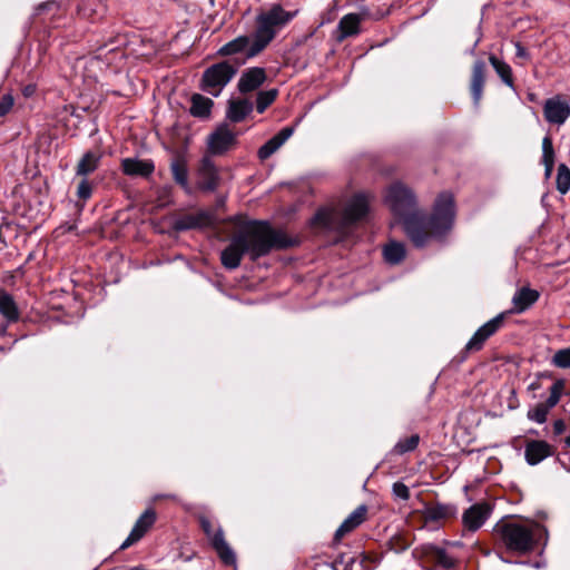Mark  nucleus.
Returning <instances> with one entry per match:
<instances>
[{
	"label": "nucleus",
	"instance_id": "dca6fc26",
	"mask_svg": "<svg viewBox=\"0 0 570 570\" xmlns=\"http://www.w3.org/2000/svg\"><path fill=\"white\" fill-rule=\"evenodd\" d=\"M293 127H284L281 131H278L274 137L267 140L259 149L258 157L262 160L269 158L274 153H276L287 139L293 135Z\"/></svg>",
	"mask_w": 570,
	"mask_h": 570
},
{
	"label": "nucleus",
	"instance_id": "a18cd8bd",
	"mask_svg": "<svg viewBox=\"0 0 570 570\" xmlns=\"http://www.w3.org/2000/svg\"><path fill=\"white\" fill-rule=\"evenodd\" d=\"M566 431V423L562 420L553 422V432L556 435H560Z\"/></svg>",
	"mask_w": 570,
	"mask_h": 570
},
{
	"label": "nucleus",
	"instance_id": "c85d7f7f",
	"mask_svg": "<svg viewBox=\"0 0 570 570\" xmlns=\"http://www.w3.org/2000/svg\"><path fill=\"white\" fill-rule=\"evenodd\" d=\"M456 510L450 504H435L426 508L425 518L429 521H439L442 519L451 518L455 514Z\"/></svg>",
	"mask_w": 570,
	"mask_h": 570
},
{
	"label": "nucleus",
	"instance_id": "1a4fd4ad",
	"mask_svg": "<svg viewBox=\"0 0 570 570\" xmlns=\"http://www.w3.org/2000/svg\"><path fill=\"white\" fill-rule=\"evenodd\" d=\"M219 174L213 160L205 156L197 170V186L204 191H214L219 185Z\"/></svg>",
	"mask_w": 570,
	"mask_h": 570
},
{
	"label": "nucleus",
	"instance_id": "ddd939ff",
	"mask_svg": "<svg viewBox=\"0 0 570 570\" xmlns=\"http://www.w3.org/2000/svg\"><path fill=\"white\" fill-rule=\"evenodd\" d=\"M234 141V132L226 125H223L209 135L207 140L208 150L213 155H220L228 150Z\"/></svg>",
	"mask_w": 570,
	"mask_h": 570
},
{
	"label": "nucleus",
	"instance_id": "2eb2a0df",
	"mask_svg": "<svg viewBox=\"0 0 570 570\" xmlns=\"http://www.w3.org/2000/svg\"><path fill=\"white\" fill-rule=\"evenodd\" d=\"M266 80V72L264 68L253 67L245 70L237 83L238 90L242 94L254 91L261 87Z\"/></svg>",
	"mask_w": 570,
	"mask_h": 570
},
{
	"label": "nucleus",
	"instance_id": "423d86ee",
	"mask_svg": "<svg viewBox=\"0 0 570 570\" xmlns=\"http://www.w3.org/2000/svg\"><path fill=\"white\" fill-rule=\"evenodd\" d=\"M200 524L222 561L228 566L235 564V553L226 542L223 530L219 528L217 531H213L212 523L206 518L200 519Z\"/></svg>",
	"mask_w": 570,
	"mask_h": 570
},
{
	"label": "nucleus",
	"instance_id": "7ed1b4c3",
	"mask_svg": "<svg viewBox=\"0 0 570 570\" xmlns=\"http://www.w3.org/2000/svg\"><path fill=\"white\" fill-rule=\"evenodd\" d=\"M296 11H285L279 4L273 6L268 11L257 17V28L253 36V43L247 51V58H253L261 53L275 38L278 29L288 23Z\"/></svg>",
	"mask_w": 570,
	"mask_h": 570
},
{
	"label": "nucleus",
	"instance_id": "aec40b11",
	"mask_svg": "<svg viewBox=\"0 0 570 570\" xmlns=\"http://www.w3.org/2000/svg\"><path fill=\"white\" fill-rule=\"evenodd\" d=\"M539 298V293L529 287H522L515 292L512 297L513 312L523 313L532 306Z\"/></svg>",
	"mask_w": 570,
	"mask_h": 570
},
{
	"label": "nucleus",
	"instance_id": "a19ab883",
	"mask_svg": "<svg viewBox=\"0 0 570 570\" xmlns=\"http://www.w3.org/2000/svg\"><path fill=\"white\" fill-rule=\"evenodd\" d=\"M393 494L396 498H400L404 501L409 500L410 498V490L409 488L402 483V482H395L392 487Z\"/></svg>",
	"mask_w": 570,
	"mask_h": 570
},
{
	"label": "nucleus",
	"instance_id": "79ce46f5",
	"mask_svg": "<svg viewBox=\"0 0 570 570\" xmlns=\"http://www.w3.org/2000/svg\"><path fill=\"white\" fill-rule=\"evenodd\" d=\"M200 222L198 217L187 216L177 223L179 229H189L199 226Z\"/></svg>",
	"mask_w": 570,
	"mask_h": 570
},
{
	"label": "nucleus",
	"instance_id": "e433bc0d",
	"mask_svg": "<svg viewBox=\"0 0 570 570\" xmlns=\"http://www.w3.org/2000/svg\"><path fill=\"white\" fill-rule=\"evenodd\" d=\"M549 410L542 404H537L533 409L529 410L528 412V419L542 424L547 421Z\"/></svg>",
	"mask_w": 570,
	"mask_h": 570
},
{
	"label": "nucleus",
	"instance_id": "4468645a",
	"mask_svg": "<svg viewBox=\"0 0 570 570\" xmlns=\"http://www.w3.org/2000/svg\"><path fill=\"white\" fill-rule=\"evenodd\" d=\"M553 453V448L546 441L542 440H532L527 442L524 448V456L525 461L530 465H535L543 461L544 459L551 456Z\"/></svg>",
	"mask_w": 570,
	"mask_h": 570
},
{
	"label": "nucleus",
	"instance_id": "ea45409f",
	"mask_svg": "<svg viewBox=\"0 0 570 570\" xmlns=\"http://www.w3.org/2000/svg\"><path fill=\"white\" fill-rule=\"evenodd\" d=\"M76 194H77L78 198H80L82 200H87L91 197L92 186H91L90 181L88 180V178L81 177V179L77 186Z\"/></svg>",
	"mask_w": 570,
	"mask_h": 570
},
{
	"label": "nucleus",
	"instance_id": "f8f14e48",
	"mask_svg": "<svg viewBox=\"0 0 570 570\" xmlns=\"http://www.w3.org/2000/svg\"><path fill=\"white\" fill-rule=\"evenodd\" d=\"M491 511V507L485 502L471 505L462 517L464 528L472 532L479 530L489 519Z\"/></svg>",
	"mask_w": 570,
	"mask_h": 570
},
{
	"label": "nucleus",
	"instance_id": "4c0bfd02",
	"mask_svg": "<svg viewBox=\"0 0 570 570\" xmlns=\"http://www.w3.org/2000/svg\"><path fill=\"white\" fill-rule=\"evenodd\" d=\"M433 558L435 562L442 566L443 568L450 569L454 566V559L451 556H449L444 549L434 548Z\"/></svg>",
	"mask_w": 570,
	"mask_h": 570
},
{
	"label": "nucleus",
	"instance_id": "393cba45",
	"mask_svg": "<svg viewBox=\"0 0 570 570\" xmlns=\"http://www.w3.org/2000/svg\"><path fill=\"white\" fill-rule=\"evenodd\" d=\"M360 22L361 18L356 13L345 14L338 22V31L340 36L337 40L342 41L343 39L357 35L360 31Z\"/></svg>",
	"mask_w": 570,
	"mask_h": 570
},
{
	"label": "nucleus",
	"instance_id": "7c9ffc66",
	"mask_svg": "<svg viewBox=\"0 0 570 570\" xmlns=\"http://www.w3.org/2000/svg\"><path fill=\"white\" fill-rule=\"evenodd\" d=\"M335 218H336L335 210H333L331 208H322L315 214L312 223L315 226L332 229V228H335V224H334Z\"/></svg>",
	"mask_w": 570,
	"mask_h": 570
},
{
	"label": "nucleus",
	"instance_id": "de8ad7c7",
	"mask_svg": "<svg viewBox=\"0 0 570 570\" xmlns=\"http://www.w3.org/2000/svg\"><path fill=\"white\" fill-rule=\"evenodd\" d=\"M566 443L570 448V435L566 439Z\"/></svg>",
	"mask_w": 570,
	"mask_h": 570
},
{
	"label": "nucleus",
	"instance_id": "f257e3e1",
	"mask_svg": "<svg viewBox=\"0 0 570 570\" xmlns=\"http://www.w3.org/2000/svg\"><path fill=\"white\" fill-rule=\"evenodd\" d=\"M384 200L403 223L407 237L416 247L425 246L430 238L443 237L454 225L455 203L451 193L443 191L438 196L429 218L417 210L414 194L402 183L392 184L386 189Z\"/></svg>",
	"mask_w": 570,
	"mask_h": 570
},
{
	"label": "nucleus",
	"instance_id": "8fccbe9b",
	"mask_svg": "<svg viewBox=\"0 0 570 570\" xmlns=\"http://www.w3.org/2000/svg\"><path fill=\"white\" fill-rule=\"evenodd\" d=\"M478 42H479V40H476V41L474 42V46H473V48H472V50H471V52H472V53H473V51H474V48L478 46Z\"/></svg>",
	"mask_w": 570,
	"mask_h": 570
},
{
	"label": "nucleus",
	"instance_id": "f704fd0d",
	"mask_svg": "<svg viewBox=\"0 0 570 570\" xmlns=\"http://www.w3.org/2000/svg\"><path fill=\"white\" fill-rule=\"evenodd\" d=\"M277 90L271 89L266 91H261L257 95L256 99V110L257 112L262 114L265 111V109L273 104V101L276 99Z\"/></svg>",
	"mask_w": 570,
	"mask_h": 570
},
{
	"label": "nucleus",
	"instance_id": "0eeeda50",
	"mask_svg": "<svg viewBox=\"0 0 570 570\" xmlns=\"http://www.w3.org/2000/svg\"><path fill=\"white\" fill-rule=\"evenodd\" d=\"M543 115L549 124L561 126L570 117V102L557 95L546 100Z\"/></svg>",
	"mask_w": 570,
	"mask_h": 570
},
{
	"label": "nucleus",
	"instance_id": "2f4dec72",
	"mask_svg": "<svg viewBox=\"0 0 570 570\" xmlns=\"http://www.w3.org/2000/svg\"><path fill=\"white\" fill-rule=\"evenodd\" d=\"M542 163L546 167V175L549 176L554 165V149L552 140L548 136L542 140Z\"/></svg>",
	"mask_w": 570,
	"mask_h": 570
},
{
	"label": "nucleus",
	"instance_id": "b1692460",
	"mask_svg": "<svg viewBox=\"0 0 570 570\" xmlns=\"http://www.w3.org/2000/svg\"><path fill=\"white\" fill-rule=\"evenodd\" d=\"M190 102L191 106L189 111L191 116L202 119L208 118L210 116L212 108L214 106V101L210 98L200 94H194L190 98Z\"/></svg>",
	"mask_w": 570,
	"mask_h": 570
},
{
	"label": "nucleus",
	"instance_id": "a878e982",
	"mask_svg": "<svg viewBox=\"0 0 570 570\" xmlns=\"http://www.w3.org/2000/svg\"><path fill=\"white\" fill-rule=\"evenodd\" d=\"M0 314L6 318L7 323H13L19 320V309L13 297L0 291Z\"/></svg>",
	"mask_w": 570,
	"mask_h": 570
},
{
	"label": "nucleus",
	"instance_id": "9b49d317",
	"mask_svg": "<svg viewBox=\"0 0 570 570\" xmlns=\"http://www.w3.org/2000/svg\"><path fill=\"white\" fill-rule=\"evenodd\" d=\"M156 521L154 509H147L136 521L127 539L121 543L120 550H125L138 542Z\"/></svg>",
	"mask_w": 570,
	"mask_h": 570
},
{
	"label": "nucleus",
	"instance_id": "c03bdc74",
	"mask_svg": "<svg viewBox=\"0 0 570 570\" xmlns=\"http://www.w3.org/2000/svg\"><path fill=\"white\" fill-rule=\"evenodd\" d=\"M58 8V3L53 0L42 2L36 7V14H41L46 10H53Z\"/></svg>",
	"mask_w": 570,
	"mask_h": 570
},
{
	"label": "nucleus",
	"instance_id": "4be33fe9",
	"mask_svg": "<svg viewBox=\"0 0 570 570\" xmlns=\"http://www.w3.org/2000/svg\"><path fill=\"white\" fill-rule=\"evenodd\" d=\"M485 81V65L483 61H476L472 70L471 92L473 101L478 105L481 100L483 86Z\"/></svg>",
	"mask_w": 570,
	"mask_h": 570
},
{
	"label": "nucleus",
	"instance_id": "c756f323",
	"mask_svg": "<svg viewBox=\"0 0 570 570\" xmlns=\"http://www.w3.org/2000/svg\"><path fill=\"white\" fill-rule=\"evenodd\" d=\"M489 60L502 81L509 87H513L511 67L504 61L499 60L495 56H490Z\"/></svg>",
	"mask_w": 570,
	"mask_h": 570
},
{
	"label": "nucleus",
	"instance_id": "39448f33",
	"mask_svg": "<svg viewBox=\"0 0 570 570\" xmlns=\"http://www.w3.org/2000/svg\"><path fill=\"white\" fill-rule=\"evenodd\" d=\"M236 75V69L227 61L208 67L200 79V89L213 97H218Z\"/></svg>",
	"mask_w": 570,
	"mask_h": 570
},
{
	"label": "nucleus",
	"instance_id": "5701e85b",
	"mask_svg": "<svg viewBox=\"0 0 570 570\" xmlns=\"http://www.w3.org/2000/svg\"><path fill=\"white\" fill-rule=\"evenodd\" d=\"M252 43H253V39H250L249 37L239 36V37L230 40L229 42L225 43L224 46H222L218 49L217 55H219L222 57L233 56V55H237V53H242V52H245L247 55V51H248L249 47L252 46Z\"/></svg>",
	"mask_w": 570,
	"mask_h": 570
},
{
	"label": "nucleus",
	"instance_id": "473e14b6",
	"mask_svg": "<svg viewBox=\"0 0 570 570\" xmlns=\"http://www.w3.org/2000/svg\"><path fill=\"white\" fill-rule=\"evenodd\" d=\"M556 186L561 195H566L570 190V169L564 164H560L558 167Z\"/></svg>",
	"mask_w": 570,
	"mask_h": 570
},
{
	"label": "nucleus",
	"instance_id": "09e8293b",
	"mask_svg": "<svg viewBox=\"0 0 570 570\" xmlns=\"http://www.w3.org/2000/svg\"><path fill=\"white\" fill-rule=\"evenodd\" d=\"M31 91H32V89H30V88H26L24 94H26V95H29Z\"/></svg>",
	"mask_w": 570,
	"mask_h": 570
},
{
	"label": "nucleus",
	"instance_id": "6ab92c4d",
	"mask_svg": "<svg viewBox=\"0 0 570 570\" xmlns=\"http://www.w3.org/2000/svg\"><path fill=\"white\" fill-rule=\"evenodd\" d=\"M101 158L102 154L99 151H86L76 166V175L87 178L88 175L92 174L99 167Z\"/></svg>",
	"mask_w": 570,
	"mask_h": 570
},
{
	"label": "nucleus",
	"instance_id": "c9c22d12",
	"mask_svg": "<svg viewBox=\"0 0 570 570\" xmlns=\"http://www.w3.org/2000/svg\"><path fill=\"white\" fill-rule=\"evenodd\" d=\"M419 441L420 438L417 434L402 439L395 444L394 452L397 454H404L406 452L413 451L417 446Z\"/></svg>",
	"mask_w": 570,
	"mask_h": 570
},
{
	"label": "nucleus",
	"instance_id": "20e7f679",
	"mask_svg": "<svg viewBox=\"0 0 570 570\" xmlns=\"http://www.w3.org/2000/svg\"><path fill=\"white\" fill-rule=\"evenodd\" d=\"M498 530L504 546L519 553L532 551L540 532L544 533L546 538L548 537L547 529L538 523L527 527L517 522H508L500 525Z\"/></svg>",
	"mask_w": 570,
	"mask_h": 570
},
{
	"label": "nucleus",
	"instance_id": "9d476101",
	"mask_svg": "<svg viewBox=\"0 0 570 570\" xmlns=\"http://www.w3.org/2000/svg\"><path fill=\"white\" fill-rule=\"evenodd\" d=\"M504 313H501L483 324L466 343V351H479L484 342L492 336L503 324Z\"/></svg>",
	"mask_w": 570,
	"mask_h": 570
},
{
	"label": "nucleus",
	"instance_id": "412c9836",
	"mask_svg": "<svg viewBox=\"0 0 570 570\" xmlns=\"http://www.w3.org/2000/svg\"><path fill=\"white\" fill-rule=\"evenodd\" d=\"M253 110V104L247 99H232L228 101L226 116L233 122H239Z\"/></svg>",
	"mask_w": 570,
	"mask_h": 570
},
{
	"label": "nucleus",
	"instance_id": "f3484780",
	"mask_svg": "<svg viewBox=\"0 0 570 570\" xmlns=\"http://www.w3.org/2000/svg\"><path fill=\"white\" fill-rule=\"evenodd\" d=\"M366 512L367 508L365 505L357 507L336 530L335 541H340L344 535L361 525L365 520Z\"/></svg>",
	"mask_w": 570,
	"mask_h": 570
},
{
	"label": "nucleus",
	"instance_id": "49530a36",
	"mask_svg": "<svg viewBox=\"0 0 570 570\" xmlns=\"http://www.w3.org/2000/svg\"><path fill=\"white\" fill-rule=\"evenodd\" d=\"M515 55L518 58L527 59L529 57V53L524 47L521 46V43H515Z\"/></svg>",
	"mask_w": 570,
	"mask_h": 570
},
{
	"label": "nucleus",
	"instance_id": "a211bd4d",
	"mask_svg": "<svg viewBox=\"0 0 570 570\" xmlns=\"http://www.w3.org/2000/svg\"><path fill=\"white\" fill-rule=\"evenodd\" d=\"M121 168L124 174L128 176L147 177L153 174L155 166L151 160L125 158L121 160Z\"/></svg>",
	"mask_w": 570,
	"mask_h": 570
},
{
	"label": "nucleus",
	"instance_id": "72a5a7b5",
	"mask_svg": "<svg viewBox=\"0 0 570 570\" xmlns=\"http://www.w3.org/2000/svg\"><path fill=\"white\" fill-rule=\"evenodd\" d=\"M564 381L557 380L550 387V395L544 403H542L549 411L554 407L563 393Z\"/></svg>",
	"mask_w": 570,
	"mask_h": 570
},
{
	"label": "nucleus",
	"instance_id": "f03ea898",
	"mask_svg": "<svg viewBox=\"0 0 570 570\" xmlns=\"http://www.w3.org/2000/svg\"><path fill=\"white\" fill-rule=\"evenodd\" d=\"M289 245L286 236L273 229L267 223L257 222L235 235L229 245L222 252V264L228 269L239 266L244 254L252 261L267 255L273 248H284Z\"/></svg>",
	"mask_w": 570,
	"mask_h": 570
},
{
	"label": "nucleus",
	"instance_id": "bb28decb",
	"mask_svg": "<svg viewBox=\"0 0 570 570\" xmlns=\"http://www.w3.org/2000/svg\"><path fill=\"white\" fill-rule=\"evenodd\" d=\"M170 170L174 180L179 184L186 191H189L188 168L183 157L175 158L170 164Z\"/></svg>",
	"mask_w": 570,
	"mask_h": 570
},
{
	"label": "nucleus",
	"instance_id": "37998d69",
	"mask_svg": "<svg viewBox=\"0 0 570 570\" xmlns=\"http://www.w3.org/2000/svg\"><path fill=\"white\" fill-rule=\"evenodd\" d=\"M13 106V98L11 95H4L0 99V117L7 115Z\"/></svg>",
	"mask_w": 570,
	"mask_h": 570
},
{
	"label": "nucleus",
	"instance_id": "cd10ccee",
	"mask_svg": "<svg viewBox=\"0 0 570 570\" xmlns=\"http://www.w3.org/2000/svg\"><path fill=\"white\" fill-rule=\"evenodd\" d=\"M384 259L392 265L401 263L405 257V247L400 242H390L383 249Z\"/></svg>",
	"mask_w": 570,
	"mask_h": 570
},
{
	"label": "nucleus",
	"instance_id": "58836bf2",
	"mask_svg": "<svg viewBox=\"0 0 570 570\" xmlns=\"http://www.w3.org/2000/svg\"><path fill=\"white\" fill-rule=\"evenodd\" d=\"M552 363L557 367H560V368H568V367H570V347L569 348L559 350L554 354V356L552 358Z\"/></svg>",
	"mask_w": 570,
	"mask_h": 570
},
{
	"label": "nucleus",
	"instance_id": "6e6552de",
	"mask_svg": "<svg viewBox=\"0 0 570 570\" xmlns=\"http://www.w3.org/2000/svg\"><path fill=\"white\" fill-rule=\"evenodd\" d=\"M370 198L366 193L355 194L344 208L342 225L346 226L362 219L368 212Z\"/></svg>",
	"mask_w": 570,
	"mask_h": 570
}]
</instances>
